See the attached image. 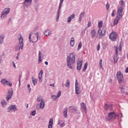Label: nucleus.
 <instances>
[{"label": "nucleus", "instance_id": "nucleus-1", "mask_svg": "<svg viewBox=\"0 0 128 128\" xmlns=\"http://www.w3.org/2000/svg\"><path fill=\"white\" fill-rule=\"evenodd\" d=\"M76 54L75 52H72L70 54V56H67V64L69 68H72V64L76 62Z\"/></svg>", "mask_w": 128, "mask_h": 128}, {"label": "nucleus", "instance_id": "nucleus-2", "mask_svg": "<svg viewBox=\"0 0 128 128\" xmlns=\"http://www.w3.org/2000/svg\"><path fill=\"white\" fill-rule=\"evenodd\" d=\"M122 12H124V7L120 6L117 10V16L114 20V24L116 26L118 24V20L122 18Z\"/></svg>", "mask_w": 128, "mask_h": 128}, {"label": "nucleus", "instance_id": "nucleus-3", "mask_svg": "<svg viewBox=\"0 0 128 128\" xmlns=\"http://www.w3.org/2000/svg\"><path fill=\"white\" fill-rule=\"evenodd\" d=\"M116 118H122V114H116L114 112H110L108 114V116L106 117L107 120H116Z\"/></svg>", "mask_w": 128, "mask_h": 128}, {"label": "nucleus", "instance_id": "nucleus-4", "mask_svg": "<svg viewBox=\"0 0 128 128\" xmlns=\"http://www.w3.org/2000/svg\"><path fill=\"white\" fill-rule=\"evenodd\" d=\"M38 40V32H31L29 36L30 42H36Z\"/></svg>", "mask_w": 128, "mask_h": 128}, {"label": "nucleus", "instance_id": "nucleus-5", "mask_svg": "<svg viewBox=\"0 0 128 128\" xmlns=\"http://www.w3.org/2000/svg\"><path fill=\"white\" fill-rule=\"evenodd\" d=\"M18 38L19 40L18 46L16 47V50L18 52L20 50H24V38L22 34L18 36Z\"/></svg>", "mask_w": 128, "mask_h": 128}, {"label": "nucleus", "instance_id": "nucleus-6", "mask_svg": "<svg viewBox=\"0 0 128 128\" xmlns=\"http://www.w3.org/2000/svg\"><path fill=\"white\" fill-rule=\"evenodd\" d=\"M10 8H5L3 11L2 12L0 18L2 20H4L5 18H6V17L8 16V14H10Z\"/></svg>", "mask_w": 128, "mask_h": 128}, {"label": "nucleus", "instance_id": "nucleus-7", "mask_svg": "<svg viewBox=\"0 0 128 128\" xmlns=\"http://www.w3.org/2000/svg\"><path fill=\"white\" fill-rule=\"evenodd\" d=\"M116 78L119 84H122L124 82V75L120 72H118L116 74Z\"/></svg>", "mask_w": 128, "mask_h": 128}, {"label": "nucleus", "instance_id": "nucleus-8", "mask_svg": "<svg viewBox=\"0 0 128 128\" xmlns=\"http://www.w3.org/2000/svg\"><path fill=\"white\" fill-rule=\"evenodd\" d=\"M109 38L112 40V42H116V38H118V34L116 32H112L110 34Z\"/></svg>", "mask_w": 128, "mask_h": 128}, {"label": "nucleus", "instance_id": "nucleus-9", "mask_svg": "<svg viewBox=\"0 0 128 128\" xmlns=\"http://www.w3.org/2000/svg\"><path fill=\"white\" fill-rule=\"evenodd\" d=\"M118 50L120 52L122 50V46H120V45L119 46V48L116 47V56H114V60L115 62H118Z\"/></svg>", "mask_w": 128, "mask_h": 128}, {"label": "nucleus", "instance_id": "nucleus-10", "mask_svg": "<svg viewBox=\"0 0 128 128\" xmlns=\"http://www.w3.org/2000/svg\"><path fill=\"white\" fill-rule=\"evenodd\" d=\"M18 110V108L16 105H10L8 108V112H14Z\"/></svg>", "mask_w": 128, "mask_h": 128}, {"label": "nucleus", "instance_id": "nucleus-11", "mask_svg": "<svg viewBox=\"0 0 128 128\" xmlns=\"http://www.w3.org/2000/svg\"><path fill=\"white\" fill-rule=\"evenodd\" d=\"M13 94L14 92L12 89L8 90V96L6 98L7 102H8V100L12 99V98Z\"/></svg>", "mask_w": 128, "mask_h": 128}, {"label": "nucleus", "instance_id": "nucleus-12", "mask_svg": "<svg viewBox=\"0 0 128 128\" xmlns=\"http://www.w3.org/2000/svg\"><path fill=\"white\" fill-rule=\"evenodd\" d=\"M32 2L30 0H25L24 2V8H28L30 7V5L31 4Z\"/></svg>", "mask_w": 128, "mask_h": 128}, {"label": "nucleus", "instance_id": "nucleus-13", "mask_svg": "<svg viewBox=\"0 0 128 128\" xmlns=\"http://www.w3.org/2000/svg\"><path fill=\"white\" fill-rule=\"evenodd\" d=\"M82 60H78L77 62V66H76V69L78 70H82Z\"/></svg>", "mask_w": 128, "mask_h": 128}, {"label": "nucleus", "instance_id": "nucleus-14", "mask_svg": "<svg viewBox=\"0 0 128 128\" xmlns=\"http://www.w3.org/2000/svg\"><path fill=\"white\" fill-rule=\"evenodd\" d=\"M60 94H62V92L59 91L57 94V96L52 95L51 98L53 100H56V99L58 98L60 96Z\"/></svg>", "mask_w": 128, "mask_h": 128}, {"label": "nucleus", "instance_id": "nucleus-15", "mask_svg": "<svg viewBox=\"0 0 128 128\" xmlns=\"http://www.w3.org/2000/svg\"><path fill=\"white\" fill-rule=\"evenodd\" d=\"M76 94H80V87H78V80L76 81Z\"/></svg>", "mask_w": 128, "mask_h": 128}, {"label": "nucleus", "instance_id": "nucleus-16", "mask_svg": "<svg viewBox=\"0 0 128 128\" xmlns=\"http://www.w3.org/2000/svg\"><path fill=\"white\" fill-rule=\"evenodd\" d=\"M106 32V29H102H102H99L98 30V34L101 36H105Z\"/></svg>", "mask_w": 128, "mask_h": 128}, {"label": "nucleus", "instance_id": "nucleus-17", "mask_svg": "<svg viewBox=\"0 0 128 128\" xmlns=\"http://www.w3.org/2000/svg\"><path fill=\"white\" fill-rule=\"evenodd\" d=\"M74 18H76V15L74 14H71L68 18L67 22H68V23L70 22H72V20H74Z\"/></svg>", "mask_w": 128, "mask_h": 128}, {"label": "nucleus", "instance_id": "nucleus-18", "mask_svg": "<svg viewBox=\"0 0 128 128\" xmlns=\"http://www.w3.org/2000/svg\"><path fill=\"white\" fill-rule=\"evenodd\" d=\"M4 34H0V44H2L4 43V40L5 38Z\"/></svg>", "mask_w": 128, "mask_h": 128}, {"label": "nucleus", "instance_id": "nucleus-19", "mask_svg": "<svg viewBox=\"0 0 128 128\" xmlns=\"http://www.w3.org/2000/svg\"><path fill=\"white\" fill-rule=\"evenodd\" d=\"M61 12H62V9H60L58 8L56 16V22H58V20L60 18V14Z\"/></svg>", "mask_w": 128, "mask_h": 128}, {"label": "nucleus", "instance_id": "nucleus-20", "mask_svg": "<svg viewBox=\"0 0 128 128\" xmlns=\"http://www.w3.org/2000/svg\"><path fill=\"white\" fill-rule=\"evenodd\" d=\"M61 12H62V9H60L58 8L56 16V22H58V20L60 18V14Z\"/></svg>", "mask_w": 128, "mask_h": 128}, {"label": "nucleus", "instance_id": "nucleus-21", "mask_svg": "<svg viewBox=\"0 0 128 128\" xmlns=\"http://www.w3.org/2000/svg\"><path fill=\"white\" fill-rule=\"evenodd\" d=\"M43 73H44V71H42V70H40V71L38 74L40 82H42V74Z\"/></svg>", "mask_w": 128, "mask_h": 128}, {"label": "nucleus", "instance_id": "nucleus-22", "mask_svg": "<svg viewBox=\"0 0 128 128\" xmlns=\"http://www.w3.org/2000/svg\"><path fill=\"white\" fill-rule=\"evenodd\" d=\"M81 107H82V108L84 112V114H86V104H84V102L82 103Z\"/></svg>", "mask_w": 128, "mask_h": 128}, {"label": "nucleus", "instance_id": "nucleus-23", "mask_svg": "<svg viewBox=\"0 0 128 128\" xmlns=\"http://www.w3.org/2000/svg\"><path fill=\"white\" fill-rule=\"evenodd\" d=\"M52 124H54V119L50 118L49 121L48 128H52Z\"/></svg>", "mask_w": 128, "mask_h": 128}, {"label": "nucleus", "instance_id": "nucleus-24", "mask_svg": "<svg viewBox=\"0 0 128 128\" xmlns=\"http://www.w3.org/2000/svg\"><path fill=\"white\" fill-rule=\"evenodd\" d=\"M8 81L7 80L6 78H2L1 80V84H3V86H6Z\"/></svg>", "mask_w": 128, "mask_h": 128}, {"label": "nucleus", "instance_id": "nucleus-25", "mask_svg": "<svg viewBox=\"0 0 128 128\" xmlns=\"http://www.w3.org/2000/svg\"><path fill=\"white\" fill-rule=\"evenodd\" d=\"M52 30H47L44 32V34L46 36H50V34H52Z\"/></svg>", "mask_w": 128, "mask_h": 128}, {"label": "nucleus", "instance_id": "nucleus-26", "mask_svg": "<svg viewBox=\"0 0 128 128\" xmlns=\"http://www.w3.org/2000/svg\"><path fill=\"white\" fill-rule=\"evenodd\" d=\"M44 98H42V96H38L37 97V102H44Z\"/></svg>", "mask_w": 128, "mask_h": 128}, {"label": "nucleus", "instance_id": "nucleus-27", "mask_svg": "<svg viewBox=\"0 0 128 128\" xmlns=\"http://www.w3.org/2000/svg\"><path fill=\"white\" fill-rule=\"evenodd\" d=\"M63 114L64 118H66L68 116V108H65L63 111Z\"/></svg>", "mask_w": 128, "mask_h": 128}, {"label": "nucleus", "instance_id": "nucleus-28", "mask_svg": "<svg viewBox=\"0 0 128 128\" xmlns=\"http://www.w3.org/2000/svg\"><path fill=\"white\" fill-rule=\"evenodd\" d=\"M70 45L71 46H74V38H72L70 40Z\"/></svg>", "mask_w": 128, "mask_h": 128}, {"label": "nucleus", "instance_id": "nucleus-29", "mask_svg": "<svg viewBox=\"0 0 128 128\" xmlns=\"http://www.w3.org/2000/svg\"><path fill=\"white\" fill-rule=\"evenodd\" d=\"M96 32L95 30H92L91 36H92V38H94V36H96Z\"/></svg>", "mask_w": 128, "mask_h": 128}, {"label": "nucleus", "instance_id": "nucleus-30", "mask_svg": "<svg viewBox=\"0 0 128 128\" xmlns=\"http://www.w3.org/2000/svg\"><path fill=\"white\" fill-rule=\"evenodd\" d=\"M40 108H44V100L42 101L40 104Z\"/></svg>", "mask_w": 128, "mask_h": 128}, {"label": "nucleus", "instance_id": "nucleus-31", "mask_svg": "<svg viewBox=\"0 0 128 128\" xmlns=\"http://www.w3.org/2000/svg\"><path fill=\"white\" fill-rule=\"evenodd\" d=\"M1 104L2 108H6V102L4 100H2Z\"/></svg>", "mask_w": 128, "mask_h": 128}, {"label": "nucleus", "instance_id": "nucleus-32", "mask_svg": "<svg viewBox=\"0 0 128 128\" xmlns=\"http://www.w3.org/2000/svg\"><path fill=\"white\" fill-rule=\"evenodd\" d=\"M69 110L71 111V112H76V108H74L73 106H70L69 108Z\"/></svg>", "mask_w": 128, "mask_h": 128}, {"label": "nucleus", "instance_id": "nucleus-33", "mask_svg": "<svg viewBox=\"0 0 128 128\" xmlns=\"http://www.w3.org/2000/svg\"><path fill=\"white\" fill-rule=\"evenodd\" d=\"M32 84H34V86H36L38 84V79L36 78H32Z\"/></svg>", "mask_w": 128, "mask_h": 128}, {"label": "nucleus", "instance_id": "nucleus-34", "mask_svg": "<svg viewBox=\"0 0 128 128\" xmlns=\"http://www.w3.org/2000/svg\"><path fill=\"white\" fill-rule=\"evenodd\" d=\"M84 16V12L81 13L79 18V22H82V20Z\"/></svg>", "mask_w": 128, "mask_h": 128}, {"label": "nucleus", "instance_id": "nucleus-35", "mask_svg": "<svg viewBox=\"0 0 128 128\" xmlns=\"http://www.w3.org/2000/svg\"><path fill=\"white\" fill-rule=\"evenodd\" d=\"M87 68H88V62H86L82 69L83 72H86V70Z\"/></svg>", "mask_w": 128, "mask_h": 128}, {"label": "nucleus", "instance_id": "nucleus-36", "mask_svg": "<svg viewBox=\"0 0 128 128\" xmlns=\"http://www.w3.org/2000/svg\"><path fill=\"white\" fill-rule=\"evenodd\" d=\"M102 26V21H100V22H98V27L100 28H101Z\"/></svg>", "mask_w": 128, "mask_h": 128}, {"label": "nucleus", "instance_id": "nucleus-37", "mask_svg": "<svg viewBox=\"0 0 128 128\" xmlns=\"http://www.w3.org/2000/svg\"><path fill=\"white\" fill-rule=\"evenodd\" d=\"M64 3V0H60V2L59 4V8H58L62 9V4Z\"/></svg>", "mask_w": 128, "mask_h": 128}, {"label": "nucleus", "instance_id": "nucleus-38", "mask_svg": "<svg viewBox=\"0 0 128 128\" xmlns=\"http://www.w3.org/2000/svg\"><path fill=\"white\" fill-rule=\"evenodd\" d=\"M82 42H80L78 46V50H80L82 48Z\"/></svg>", "mask_w": 128, "mask_h": 128}, {"label": "nucleus", "instance_id": "nucleus-39", "mask_svg": "<svg viewBox=\"0 0 128 128\" xmlns=\"http://www.w3.org/2000/svg\"><path fill=\"white\" fill-rule=\"evenodd\" d=\"M66 86L67 88H70V80H67L66 84Z\"/></svg>", "mask_w": 128, "mask_h": 128}, {"label": "nucleus", "instance_id": "nucleus-40", "mask_svg": "<svg viewBox=\"0 0 128 128\" xmlns=\"http://www.w3.org/2000/svg\"><path fill=\"white\" fill-rule=\"evenodd\" d=\"M36 110H33L32 112V116H36Z\"/></svg>", "mask_w": 128, "mask_h": 128}, {"label": "nucleus", "instance_id": "nucleus-41", "mask_svg": "<svg viewBox=\"0 0 128 128\" xmlns=\"http://www.w3.org/2000/svg\"><path fill=\"white\" fill-rule=\"evenodd\" d=\"M120 4L121 6H124V0H121Z\"/></svg>", "mask_w": 128, "mask_h": 128}, {"label": "nucleus", "instance_id": "nucleus-42", "mask_svg": "<svg viewBox=\"0 0 128 128\" xmlns=\"http://www.w3.org/2000/svg\"><path fill=\"white\" fill-rule=\"evenodd\" d=\"M120 90L122 92H124V86H121L120 87Z\"/></svg>", "mask_w": 128, "mask_h": 128}, {"label": "nucleus", "instance_id": "nucleus-43", "mask_svg": "<svg viewBox=\"0 0 128 128\" xmlns=\"http://www.w3.org/2000/svg\"><path fill=\"white\" fill-rule=\"evenodd\" d=\"M108 105L107 104H104V110H108Z\"/></svg>", "mask_w": 128, "mask_h": 128}, {"label": "nucleus", "instance_id": "nucleus-44", "mask_svg": "<svg viewBox=\"0 0 128 128\" xmlns=\"http://www.w3.org/2000/svg\"><path fill=\"white\" fill-rule=\"evenodd\" d=\"M100 50V43H98V44L97 46V50L98 52V50Z\"/></svg>", "mask_w": 128, "mask_h": 128}, {"label": "nucleus", "instance_id": "nucleus-45", "mask_svg": "<svg viewBox=\"0 0 128 128\" xmlns=\"http://www.w3.org/2000/svg\"><path fill=\"white\" fill-rule=\"evenodd\" d=\"M100 68H102V60H100Z\"/></svg>", "mask_w": 128, "mask_h": 128}, {"label": "nucleus", "instance_id": "nucleus-46", "mask_svg": "<svg viewBox=\"0 0 128 128\" xmlns=\"http://www.w3.org/2000/svg\"><path fill=\"white\" fill-rule=\"evenodd\" d=\"M106 10H109L110 8V4H108V2H107L106 4Z\"/></svg>", "mask_w": 128, "mask_h": 128}, {"label": "nucleus", "instance_id": "nucleus-47", "mask_svg": "<svg viewBox=\"0 0 128 128\" xmlns=\"http://www.w3.org/2000/svg\"><path fill=\"white\" fill-rule=\"evenodd\" d=\"M6 86H12V82H8Z\"/></svg>", "mask_w": 128, "mask_h": 128}, {"label": "nucleus", "instance_id": "nucleus-48", "mask_svg": "<svg viewBox=\"0 0 128 128\" xmlns=\"http://www.w3.org/2000/svg\"><path fill=\"white\" fill-rule=\"evenodd\" d=\"M22 78V75H20V78L18 79V82H19V86H20V79Z\"/></svg>", "mask_w": 128, "mask_h": 128}, {"label": "nucleus", "instance_id": "nucleus-49", "mask_svg": "<svg viewBox=\"0 0 128 128\" xmlns=\"http://www.w3.org/2000/svg\"><path fill=\"white\" fill-rule=\"evenodd\" d=\"M62 120L59 119L58 120V124H62Z\"/></svg>", "mask_w": 128, "mask_h": 128}, {"label": "nucleus", "instance_id": "nucleus-50", "mask_svg": "<svg viewBox=\"0 0 128 128\" xmlns=\"http://www.w3.org/2000/svg\"><path fill=\"white\" fill-rule=\"evenodd\" d=\"M116 12V10H113L112 14V16H114L115 14H114V12Z\"/></svg>", "mask_w": 128, "mask_h": 128}, {"label": "nucleus", "instance_id": "nucleus-51", "mask_svg": "<svg viewBox=\"0 0 128 128\" xmlns=\"http://www.w3.org/2000/svg\"><path fill=\"white\" fill-rule=\"evenodd\" d=\"M42 62V57H39L38 58V64H40Z\"/></svg>", "mask_w": 128, "mask_h": 128}, {"label": "nucleus", "instance_id": "nucleus-52", "mask_svg": "<svg viewBox=\"0 0 128 128\" xmlns=\"http://www.w3.org/2000/svg\"><path fill=\"white\" fill-rule=\"evenodd\" d=\"M12 24V18H9V21L8 22V24Z\"/></svg>", "mask_w": 128, "mask_h": 128}, {"label": "nucleus", "instance_id": "nucleus-53", "mask_svg": "<svg viewBox=\"0 0 128 128\" xmlns=\"http://www.w3.org/2000/svg\"><path fill=\"white\" fill-rule=\"evenodd\" d=\"M60 126H64V122H62V124H59Z\"/></svg>", "mask_w": 128, "mask_h": 128}, {"label": "nucleus", "instance_id": "nucleus-54", "mask_svg": "<svg viewBox=\"0 0 128 128\" xmlns=\"http://www.w3.org/2000/svg\"><path fill=\"white\" fill-rule=\"evenodd\" d=\"M28 88L29 90H31L32 89L30 88V84H28Z\"/></svg>", "mask_w": 128, "mask_h": 128}, {"label": "nucleus", "instance_id": "nucleus-55", "mask_svg": "<svg viewBox=\"0 0 128 128\" xmlns=\"http://www.w3.org/2000/svg\"><path fill=\"white\" fill-rule=\"evenodd\" d=\"M38 56L39 58L40 57L42 58V52H40V51L39 52Z\"/></svg>", "mask_w": 128, "mask_h": 128}, {"label": "nucleus", "instance_id": "nucleus-56", "mask_svg": "<svg viewBox=\"0 0 128 128\" xmlns=\"http://www.w3.org/2000/svg\"><path fill=\"white\" fill-rule=\"evenodd\" d=\"M90 24H92V22H90L89 21L88 24V26H90Z\"/></svg>", "mask_w": 128, "mask_h": 128}, {"label": "nucleus", "instance_id": "nucleus-57", "mask_svg": "<svg viewBox=\"0 0 128 128\" xmlns=\"http://www.w3.org/2000/svg\"><path fill=\"white\" fill-rule=\"evenodd\" d=\"M12 64H13V66L14 68H16V64H14V62H12Z\"/></svg>", "mask_w": 128, "mask_h": 128}, {"label": "nucleus", "instance_id": "nucleus-58", "mask_svg": "<svg viewBox=\"0 0 128 128\" xmlns=\"http://www.w3.org/2000/svg\"><path fill=\"white\" fill-rule=\"evenodd\" d=\"M50 86H53V88H54V84H50Z\"/></svg>", "mask_w": 128, "mask_h": 128}, {"label": "nucleus", "instance_id": "nucleus-59", "mask_svg": "<svg viewBox=\"0 0 128 128\" xmlns=\"http://www.w3.org/2000/svg\"><path fill=\"white\" fill-rule=\"evenodd\" d=\"M126 74L128 73V67L126 69Z\"/></svg>", "mask_w": 128, "mask_h": 128}, {"label": "nucleus", "instance_id": "nucleus-60", "mask_svg": "<svg viewBox=\"0 0 128 128\" xmlns=\"http://www.w3.org/2000/svg\"><path fill=\"white\" fill-rule=\"evenodd\" d=\"M44 64H46V66H48V62L46 61V62H45Z\"/></svg>", "mask_w": 128, "mask_h": 128}, {"label": "nucleus", "instance_id": "nucleus-61", "mask_svg": "<svg viewBox=\"0 0 128 128\" xmlns=\"http://www.w3.org/2000/svg\"><path fill=\"white\" fill-rule=\"evenodd\" d=\"M20 52H18L17 54H16L17 56H20Z\"/></svg>", "mask_w": 128, "mask_h": 128}, {"label": "nucleus", "instance_id": "nucleus-62", "mask_svg": "<svg viewBox=\"0 0 128 128\" xmlns=\"http://www.w3.org/2000/svg\"><path fill=\"white\" fill-rule=\"evenodd\" d=\"M16 60H18V58H20V57L18 56H16Z\"/></svg>", "mask_w": 128, "mask_h": 128}, {"label": "nucleus", "instance_id": "nucleus-63", "mask_svg": "<svg viewBox=\"0 0 128 128\" xmlns=\"http://www.w3.org/2000/svg\"><path fill=\"white\" fill-rule=\"evenodd\" d=\"M34 2H38V0H34Z\"/></svg>", "mask_w": 128, "mask_h": 128}, {"label": "nucleus", "instance_id": "nucleus-64", "mask_svg": "<svg viewBox=\"0 0 128 128\" xmlns=\"http://www.w3.org/2000/svg\"><path fill=\"white\" fill-rule=\"evenodd\" d=\"M26 108H28V104H26Z\"/></svg>", "mask_w": 128, "mask_h": 128}]
</instances>
